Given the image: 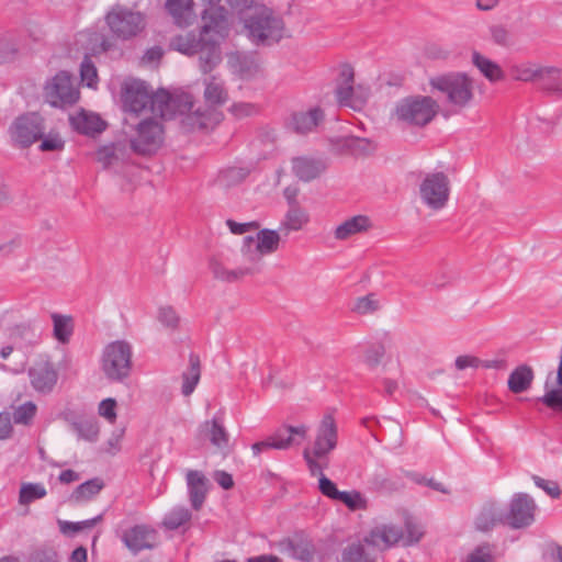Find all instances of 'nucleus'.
<instances>
[{
    "instance_id": "1",
    "label": "nucleus",
    "mask_w": 562,
    "mask_h": 562,
    "mask_svg": "<svg viewBox=\"0 0 562 562\" xmlns=\"http://www.w3.org/2000/svg\"><path fill=\"white\" fill-rule=\"evenodd\" d=\"M429 85L434 90L445 94L447 103L458 111L470 106L474 99L473 79L464 72L432 77Z\"/></svg>"
},
{
    "instance_id": "2",
    "label": "nucleus",
    "mask_w": 562,
    "mask_h": 562,
    "mask_svg": "<svg viewBox=\"0 0 562 562\" xmlns=\"http://www.w3.org/2000/svg\"><path fill=\"white\" fill-rule=\"evenodd\" d=\"M133 348L126 340L109 342L102 350L100 369L110 382L121 383L130 378Z\"/></svg>"
},
{
    "instance_id": "3",
    "label": "nucleus",
    "mask_w": 562,
    "mask_h": 562,
    "mask_svg": "<svg viewBox=\"0 0 562 562\" xmlns=\"http://www.w3.org/2000/svg\"><path fill=\"white\" fill-rule=\"evenodd\" d=\"M249 38L257 45H270L282 38L283 21L272 9L260 5L254 14L245 19Z\"/></svg>"
},
{
    "instance_id": "4",
    "label": "nucleus",
    "mask_w": 562,
    "mask_h": 562,
    "mask_svg": "<svg viewBox=\"0 0 562 562\" xmlns=\"http://www.w3.org/2000/svg\"><path fill=\"white\" fill-rule=\"evenodd\" d=\"M439 104L428 95H413L400 100L394 109L398 122L409 126L424 127L437 115Z\"/></svg>"
},
{
    "instance_id": "5",
    "label": "nucleus",
    "mask_w": 562,
    "mask_h": 562,
    "mask_svg": "<svg viewBox=\"0 0 562 562\" xmlns=\"http://www.w3.org/2000/svg\"><path fill=\"white\" fill-rule=\"evenodd\" d=\"M105 22L112 34L128 41L140 34L146 27V16L139 11L116 4L105 15Z\"/></svg>"
},
{
    "instance_id": "6",
    "label": "nucleus",
    "mask_w": 562,
    "mask_h": 562,
    "mask_svg": "<svg viewBox=\"0 0 562 562\" xmlns=\"http://www.w3.org/2000/svg\"><path fill=\"white\" fill-rule=\"evenodd\" d=\"M203 98L209 110L206 112H201L200 109L194 111L199 128H207L211 124L221 121L222 114L216 112L215 109L228 101V92L224 81L216 76L205 78Z\"/></svg>"
},
{
    "instance_id": "7",
    "label": "nucleus",
    "mask_w": 562,
    "mask_h": 562,
    "mask_svg": "<svg viewBox=\"0 0 562 562\" xmlns=\"http://www.w3.org/2000/svg\"><path fill=\"white\" fill-rule=\"evenodd\" d=\"M164 143V127L155 119L142 120L130 137L131 149L140 156L155 154Z\"/></svg>"
},
{
    "instance_id": "8",
    "label": "nucleus",
    "mask_w": 562,
    "mask_h": 562,
    "mask_svg": "<svg viewBox=\"0 0 562 562\" xmlns=\"http://www.w3.org/2000/svg\"><path fill=\"white\" fill-rule=\"evenodd\" d=\"M80 97L76 79L67 71L57 72L44 87V98L54 108L75 104Z\"/></svg>"
},
{
    "instance_id": "9",
    "label": "nucleus",
    "mask_w": 562,
    "mask_h": 562,
    "mask_svg": "<svg viewBox=\"0 0 562 562\" xmlns=\"http://www.w3.org/2000/svg\"><path fill=\"white\" fill-rule=\"evenodd\" d=\"M308 427L304 424L299 426L282 425L262 441L251 446L255 456L268 449L286 450L293 446L301 445L307 437Z\"/></svg>"
},
{
    "instance_id": "10",
    "label": "nucleus",
    "mask_w": 562,
    "mask_h": 562,
    "mask_svg": "<svg viewBox=\"0 0 562 562\" xmlns=\"http://www.w3.org/2000/svg\"><path fill=\"white\" fill-rule=\"evenodd\" d=\"M419 195L425 205L438 211L443 209L450 195V181L442 171L427 173L419 184Z\"/></svg>"
},
{
    "instance_id": "11",
    "label": "nucleus",
    "mask_w": 562,
    "mask_h": 562,
    "mask_svg": "<svg viewBox=\"0 0 562 562\" xmlns=\"http://www.w3.org/2000/svg\"><path fill=\"white\" fill-rule=\"evenodd\" d=\"M537 504L527 493H516L512 497L508 510L504 512L503 525L512 529H522L535 522Z\"/></svg>"
},
{
    "instance_id": "12",
    "label": "nucleus",
    "mask_w": 562,
    "mask_h": 562,
    "mask_svg": "<svg viewBox=\"0 0 562 562\" xmlns=\"http://www.w3.org/2000/svg\"><path fill=\"white\" fill-rule=\"evenodd\" d=\"M45 120L37 113H26L14 120L10 126L13 142L22 148L30 147L45 134Z\"/></svg>"
},
{
    "instance_id": "13",
    "label": "nucleus",
    "mask_w": 562,
    "mask_h": 562,
    "mask_svg": "<svg viewBox=\"0 0 562 562\" xmlns=\"http://www.w3.org/2000/svg\"><path fill=\"white\" fill-rule=\"evenodd\" d=\"M120 538L133 554H137L144 550L155 548L158 540V532L150 525L137 524L124 530Z\"/></svg>"
},
{
    "instance_id": "14",
    "label": "nucleus",
    "mask_w": 562,
    "mask_h": 562,
    "mask_svg": "<svg viewBox=\"0 0 562 562\" xmlns=\"http://www.w3.org/2000/svg\"><path fill=\"white\" fill-rule=\"evenodd\" d=\"M278 548L281 553L301 562H312L316 554L313 540L304 531H296L292 537L280 540Z\"/></svg>"
},
{
    "instance_id": "15",
    "label": "nucleus",
    "mask_w": 562,
    "mask_h": 562,
    "mask_svg": "<svg viewBox=\"0 0 562 562\" xmlns=\"http://www.w3.org/2000/svg\"><path fill=\"white\" fill-rule=\"evenodd\" d=\"M151 101L150 89L145 81L132 80L122 89V102L125 111L140 113Z\"/></svg>"
},
{
    "instance_id": "16",
    "label": "nucleus",
    "mask_w": 562,
    "mask_h": 562,
    "mask_svg": "<svg viewBox=\"0 0 562 562\" xmlns=\"http://www.w3.org/2000/svg\"><path fill=\"white\" fill-rule=\"evenodd\" d=\"M338 442V430L334 417L327 414L323 417L318 428L316 438L312 448L316 458H326L336 447Z\"/></svg>"
},
{
    "instance_id": "17",
    "label": "nucleus",
    "mask_w": 562,
    "mask_h": 562,
    "mask_svg": "<svg viewBox=\"0 0 562 562\" xmlns=\"http://www.w3.org/2000/svg\"><path fill=\"white\" fill-rule=\"evenodd\" d=\"M325 120L324 110L314 106L306 111H294L285 121V127L299 135H306L316 130Z\"/></svg>"
},
{
    "instance_id": "18",
    "label": "nucleus",
    "mask_w": 562,
    "mask_h": 562,
    "mask_svg": "<svg viewBox=\"0 0 562 562\" xmlns=\"http://www.w3.org/2000/svg\"><path fill=\"white\" fill-rule=\"evenodd\" d=\"M29 378L36 392L47 394L55 387L58 372L52 361L41 359L29 369Z\"/></svg>"
},
{
    "instance_id": "19",
    "label": "nucleus",
    "mask_w": 562,
    "mask_h": 562,
    "mask_svg": "<svg viewBox=\"0 0 562 562\" xmlns=\"http://www.w3.org/2000/svg\"><path fill=\"white\" fill-rule=\"evenodd\" d=\"M201 35L203 40L224 37L227 31L226 11L223 7L210 5L202 13Z\"/></svg>"
},
{
    "instance_id": "20",
    "label": "nucleus",
    "mask_w": 562,
    "mask_h": 562,
    "mask_svg": "<svg viewBox=\"0 0 562 562\" xmlns=\"http://www.w3.org/2000/svg\"><path fill=\"white\" fill-rule=\"evenodd\" d=\"M536 85L544 94L562 99V68L541 65Z\"/></svg>"
},
{
    "instance_id": "21",
    "label": "nucleus",
    "mask_w": 562,
    "mask_h": 562,
    "mask_svg": "<svg viewBox=\"0 0 562 562\" xmlns=\"http://www.w3.org/2000/svg\"><path fill=\"white\" fill-rule=\"evenodd\" d=\"M403 538V530L394 525H379L370 530L363 541L372 547L387 549L395 546Z\"/></svg>"
},
{
    "instance_id": "22",
    "label": "nucleus",
    "mask_w": 562,
    "mask_h": 562,
    "mask_svg": "<svg viewBox=\"0 0 562 562\" xmlns=\"http://www.w3.org/2000/svg\"><path fill=\"white\" fill-rule=\"evenodd\" d=\"M326 168L327 165L322 158L301 156L292 159L293 173L304 182H310L318 178Z\"/></svg>"
},
{
    "instance_id": "23",
    "label": "nucleus",
    "mask_w": 562,
    "mask_h": 562,
    "mask_svg": "<svg viewBox=\"0 0 562 562\" xmlns=\"http://www.w3.org/2000/svg\"><path fill=\"white\" fill-rule=\"evenodd\" d=\"M26 46L23 32L5 31L0 33V64L14 60Z\"/></svg>"
},
{
    "instance_id": "24",
    "label": "nucleus",
    "mask_w": 562,
    "mask_h": 562,
    "mask_svg": "<svg viewBox=\"0 0 562 562\" xmlns=\"http://www.w3.org/2000/svg\"><path fill=\"white\" fill-rule=\"evenodd\" d=\"M355 71L350 65H342L337 78L335 95L340 106H348L352 104L355 97Z\"/></svg>"
},
{
    "instance_id": "25",
    "label": "nucleus",
    "mask_w": 562,
    "mask_h": 562,
    "mask_svg": "<svg viewBox=\"0 0 562 562\" xmlns=\"http://www.w3.org/2000/svg\"><path fill=\"white\" fill-rule=\"evenodd\" d=\"M187 485L191 506L199 510L203 506L207 494V479L198 470L187 472Z\"/></svg>"
},
{
    "instance_id": "26",
    "label": "nucleus",
    "mask_w": 562,
    "mask_h": 562,
    "mask_svg": "<svg viewBox=\"0 0 562 562\" xmlns=\"http://www.w3.org/2000/svg\"><path fill=\"white\" fill-rule=\"evenodd\" d=\"M165 10L177 26L187 27L192 24L194 19L193 0H166Z\"/></svg>"
},
{
    "instance_id": "27",
    "label": "nucleus",
    "mask_w": 562,
    "mask_h": 562,
    "mask_svg": "<svg viewBox=\"0 0 562 562\" xmlns=\"http://www.w3.org/2000/svg\"><path fill=\"white\" fill-rule=\"evenodd\" d=\"M280 235L273 229L263 228L257 233V236H246L243 247L250 249L256 244V250L261 255L272 254L278 250Z\"/></svg>"
},
{
    "instance_id": "28",
    "label": "nucleus",
    "mask_w": 562,
    "mask_h": 562,
    "mask_svg": "<svg viewBox=\"0 0 562 562\" xmlns=\"http://www.w3.org/2000/svg\"><path fill=\"white\" fill-rule=\"evenodd\" d=\"M71 126L82 135L94 136L106 128V123L94 113L81 111L70 117Z\"/></svg>"
},
{
    "instance_id": "29",
    "label": "nucleus",
    "mask_w": 562,
    "mask_h": 562,
    "mask_svg": "<svg viewBox=\"0 0 562 562\" xmlns=\"http://www.w3.org/2000/svg\"><path fill=\"white\" fill-rule=\"evenodd\" d=\"M9 339L16 349L27 350L41 341V334L31 324H20L10 330Z\"/></svg>"
},
{
    "instance_id": "30",
    "label": "nucleus",
    "mask_w": 562,
    "mask_h": 562,
    "mask_svg": "<svg viewBox=\"0 0 562 562\" xmlns=\"http://www.w3.org/2000/svg\"><path fill=\"white\" fill-rule=\"evenodd\" d=\"M371 226L372 223L369 216L355 215L339 224L334 235L338 240H346L356 234L369 231Z\"/></svg>"
},
{
    "instance_id": "31",
    "label": "nucleus",
    "mask_w": 562,
    "mask_h": 562,
    "mask_svg": "<svg viewBox=\"0 0 562 562\" xmlns=\"http://www.w3.org/2000/svg\"><path fill=\"white\" fill-rule=\"evenodd\" d=\"M182 385H181V393L184 396L191 395L198 383L200 382L201 378V361L200 357L191 352L189 355V366L188 368L182 372Z\"/></svg>"
},
{
    "instance_id": "32",
    "label": "nucleus",
    "mask_w": 562,
    "mask_h": 562,
    "mask_svg": "<svg viewBox=\"0 0 562 562\" xmlns=\"http://www.w3.org/2000/svg\"><path fill=\"white\" fill-rule=\"evenodd\" d=\"M472 63L492 83L502 81L505 78V74L501 66L479 52L472 53Z\"/></svg>"
},
{
    "instance_id": "33",
    "label": "nucleus",
    "mask_w": 562,
    "mask_h": 562,
    "mask_svg": "<svg viewBox=\"0 0 562 562\" xmlns=\"http://www.w3.org/2000/svg\"><path fill=\"white\" fill-rule=\"evenodd\" d=\"M104 487L103 480L93 477L78 485L69 496V502L72 504H81L91 501Z\"/></svg>"
},
{
    "instance_id": "34",
    "label": "nucleus",
    "mask_w": 562,
    "mask_h": 562,
    "mask_svg": "<svg viewBox=\"0 0 562 562\" xmlns=\"http://www.w3.org/2000/svg\"><path fill=\"white\" fill-rule=\"evenodd\" d=\"M192 519V513L184 506H176L170 509L161 521L166 530L175 531L180 528L188 529Z\"/></svg>"
},
{
    "instance_id": "35",
    "label": "nucleus",
    "mask_w": 562,
    "mask_h": 562,
    "mask_svg": "<svg viewBox=\"0 0 562 562\" xmlns=\"http://www.w3.org/2000/svg\"><path fill=\"white\" fill-rule=\"evenodd\" d=\"M533 376V371L529 366H518L509 374L507 381L509 391H512L515 394H519L527 391L532 383Z\"/></svg>"
},
{
    "instance_id": "36",
    "label": "nucleus",
    "mask_w": 562,
    "mask_h": 562,
    "mask_svg": "<svg viewBox=\"0 0 562 562\" xmlns=\"http://www.w3.org/2000/svg\"><path fill=\"white\" fill-rule=\"evenodd\" d=\"M198 54H200L199 64L203 74L211 72L221 61L218 42H216L215 38L206 40L203 44L202 50Z\"/></svg>"
},
{
    "instance_id": "37",
    "label": "nucleus",
    "mask_w": 562,
    "mask_h": 562,
    "mask_svg": "<svg viewBox=\"0 0 562 562\" xmlns=\"http://www.w3.org/2000/svg\"><path fill=\"white\" fill-rule=\"evenodd\" d=\"M210 442L218 449H224L228 446L229 435L225 429L223 422L217 416L213 417L212 420L204 422L203 426Z\"/></svg>"
},
{
    "instance_id": "38",
    "label": "nucleus",
    "mask_w": 562,
    "mask_h": 562,
    "mask_svg": "<svg viewBox=\"0 0 562 562\" xmlns=\"http://www.w3.org/2000/svg\"><path fill=\"white\" fill-rule=\"evenodd\" d=\"M308 221L310 216L302 206L289 207L284 220L281 222L280 231L285 232V235L290 232H297L302 229Z\"/></svg>"
},
{
    "instance_id": "39",
    "label": "nucleus",
    "mask_w": 562,
    "mask_h": 562,
    "mask_svg": "<svg viewBox=\"0 0 562 562\" xmlns=\"http://www.w3.org/2000/svg\"><path fill=\"white\" fill-rule=\"evenodd\" d=\"M504 512H502L494 504L487 505L482 508L475 518V527L480 531H488L497 524L503 525Z\"/></svg>"
},
{
    "instance_id": "40",
    "label": "nucleus",
    "mask_w": 562,
    "mask_h": 562,
    "mask_svg": "<svg viewBox=\"0 0 562 562\" xmlns=\"http://www.w3.org/2000/svg\"><path fill=\"white\" fill-rule=\"evenodd\" d=\"M210 269L215 279L226 282H235L245 276L255 273L254 269L251 268H238L234 270H226L223 267V265L215 258H212L210 260Z\"/></svg>"
},
{
    "instance_id": "41",
    "label": "nucleus",
    "mask_w": 562,
    "mask_h": 562,
    "mask_svg": "<svg viewBox=\"0 0 562 562\" xmlns=\"http://www.w3.org/2000/svg\"><path fill=\"white\" fill-rule=\"evenodd\" d=\"M205 40L202 35L196 38L194 34L179 35L173 38L172 46L180 53L192 56L198 54L203 48Z\"/></svg>"
},
{
    "instance_id": "42",
    "label": "nucleus",
    "mask_w": 562,
    "mask_h": 562,
    "mask_svg": "<svg viewBox=\"0 0 562 562\" xmlns=\"http://www.w3.org/2000/svg\"><path fill=\"white\" fill-rule=\"evenodd\" d=\"M540 66L541 64L531 61L514 65L510 67V75L517 81L537 83Z\"/></svg>"
},
{
    "instance_id": "43",
    "label": "nucleus",
    "mask_w": 562,
    "mask_h": 562,
    "mask_svg": "<svg viewBox=\"0 0 562 562\" xmlns=\"http://www.w3.org/2000/svg\"><path fill=\"white\" fill-rule=\"evenodd\" d=\"M74 431L80 439L95 441L99 435V426L94 418L80 417L71 423Z\"/></svg>"
},
{
    "instance_id": "44",
    "label": "nucleus",
    "mask_w": 562,
    "mask_h": 562,
    "mask_svg": "<svg viewBox=\"0 0 562 562\" xmlns=\"http://www.w3.org/2000/svg\"><path fill=\"white\" fill-rule=\"evenodd\" d=\"M52 319L54 323V337L59 342H68L74 330L72 318L70 316L53 313Z\"/></svg>"
},
{
    "instance_id": "45",
    "label": "nucleus",
    "mask_w": 562,
    "mask_h": 562,
    "mask_svg": "<svg viewBox=\"0 0 562 562\" xmlns=\"http://www.w3.org/2000/svg\"><path fill=\"white\" fill-rule=\"evenodd\" d=\"M337 501L342 503L348 509L352 512L366 510L369 507L367 497H364L363 494L357 490L341 491Z\"/></svg>"
},
{
    "instance_id": "46",
    "label": "nucleus",
    "mask_w": 562,
    "mask_h": 562,
    "mask_svg": "<svg viewBox=\"0 0 562 562\" xmlns=\"http://www.w3.org/2000/svg\"><path fill=\"white\" fill-rule=\"evenodd\" d=\"M405 533L402 540L405 546H412L420 541L424 536V529L413 516L406 514L404 518Z\"/></svg>"
},
{
    "instance_id": "47",
    "label": "nucleus",
    "mask_w": 562,
    "mask_h": 562,
    "mask_svg": "<svg viewBox=\"0 0 562 562\" xmlns=\"http://www.w3.org/2000/svg\"><path fill=\"white\" fill-rule=\"evenodd\" d=\"M47 494L46 488L41 483H24L22 484L19 493V503L27 505L36 499L45 497Z\"/></svg>"
},
{
    "instance_id": "48",
    "label": "nucleus",
    "mask_w": 562,
    "mask_h": 562,
    "mask_svg": "<svg viewBox=\"0 0 562 562\" xmlns=\"http://www.w3.org/2000/svg\"><path fill=\"white\" fill-rule=\"evenodd\" d=\"M342 562H375L361 543L349 544L341 554Z\"/></svg>"
},
{
    "instance_id": "49",
    "label": "nucleus",
    "mask_w": 562,
    "mask_h": 562,
    "mask_svg": "<svg viewBox=\"0 0 562 562\" xmlns=\"http://www.w3.org/2000/svg\"><path fill=\"white\" fill-rule=\"evenodd\" d=\"M151 101L149 108L159 111L162 115L168 110L169 105L173 103V97L167 90L160 89L157 92L150 90Z\"/></svg>"
},
{
    "instance_id": "50",
    "label": "nucleus",
    "mask_w": 562,
    "mask_h": 562,
    "mask_svg": "<svg viewBox=\"0 0 562 562\" xmlns=\"http://www.w3.org/2000/svg\"><path fill=\"white\" fill-rule=\"evenodd\" d=\"M112 46L111 41L104 34L100 32L89 34L87 47L93 55L105 53L110 50Z\"/></svg>"
},
{
    "instance_id": "51",
    "label": "nucleus",
    "mask_w": 562,
    "mask_h": 562,
    "mask_svg": "<svg viewBox=\"0 0 562 562\" xmlns=\"http://www.w3.org/2000/svg\"><path fill=\"white\" fill-rule=\"evenodd\" d=\"M494 546L484 542L474 548L468 555L465 562H495Z\"/></svg>"
},
{
    "instance_id": "52",
    "label": "nucleus",
    "mask_w": 562,
    "mask_h": 562,
    "mask_svg": "<svg viewBox=\"0 0 562 562\" xmlns=\"http://www.w3.org/2000/svg\"><path fill=\"white\" fill-rule=\"evenodd\" d=\"M37 407L33 402L20 405L13 413L15 424L30 425L36 415Z\"/></svg>"
},
{
    "instance_id": "53",
    "label": "nucleus",
    "mask_w": 562,
    "mask_h": 562,
    "mask_svg": "<svg viewBox=\"0 0 562 562\" xmlns=\"http://www.w3.org/2000/svg\"><path fill=\"white\" fill-rule=\"evenodd\" d=\"M379 301L375 295L370 293L368 295L358 297L353 304L352 311L358 314L366 315L378 311Z\"/></svg>"
},
{
    "instance_id": "54",
    "label": "nucleus",
    "mask_w": 562,
    "mask_h": 562,
    "mask_svg": "<svg viewBox=\"0 0 562 562\" xmlns=\"http://www.w3.org/2000/svg\"><path fill=\"white\" fill-rule=\"evenodd\" d=\"M29 562H60L57 551L52 547L35 548L29 557Z\"/></svg>"
},
{
    "instance_id": "55",
    "label": "nucleus",
    "mask_w": 562,
    "mask_h": 562,
    "mask_svg": "<svg viewBox=\"0 0 562 562\" xmlns=\"http://www.w3.org/2000/svg\"><path fill=\"white\" fill-rule=\"evenodd\" d=\"M80 76L82 82H86L88 87L92 88L98 82V72L94 64L89 56H85L80 65Z\"/></svg>"
},
{
    "instance_id": "56",
    "label": "nucleus",
    "mask_w": 562,
    "mask_h": 562,
    "mask_svg": "<svg viewBox=\"0 0 562 562\" xmlns=\"http://www.w3.org/2000/svg\"><path fill=\"white\" fill-rule=\"evenodd\" d=\"M303 459L306 462L307 469L312 476L324 474V470L328 467V462H322L323 458H316L313 454V451L308 448H305L303 451Z\"/></svg>"
},
{
    "instance_id": "57",
    "label": "nucleus",
    "mask_w": 562,
    "mask_h": 562,
    "mask_svg": "<svg viewBox=\"0 0 562 562\" xmlns=\"http://www.w3.org/2000/svg\"><path fill=\"white\" fill-rule=\"evenodd\" d=\"M102 520V515H98L91 519H87L83 521L72 522V521H60V530L64 533L68 532H78L87 528L94 527L99 521Z\"/></svg>"
},
{
    "instance_id": "58",
    "label": "nucleus",
    "mask_w": 562,
    "mask_h": 562,
    "mask_svg": "<svg viewBox=\"0 0 562 562\" xmlns=\"http://www.w3.org/2000/svg\"><path fill=\"white\" fill-rule=\"evenodd\" d=\"M260 108L255 103L236 102L229 108V112L238 120L258 114Z\"/></svg>"
},
{
    "instance_id": "59",
    "label": "nucleus",
    "mask_w": 562,
    "mask_h": 562,
    "mask_svg": "<svg viewBox=\"0 0 562 562\" xmlns=\"http://www.w3.org/2000/svg\"><path fill=\"white\" fill-rule=\"evenodd\" d=\"M372 485L376 491L394 492L402 487V483L392 476L375 474L372 479Z\"/></svg>"
},
{
    "instance_id": "60",
    "label": "nucleus",
    "mask_w": 562,
    "mask_h": 562,
    "mask_svg": "<svg viewBox=\"0 0 562 562\" xmlns=\"http://www.w3.org/2000/svg\"><path fill=\"white\" fill-rule=\"evenodd\" d=\"M41 139L40 150L42 151H60L65 147V142L58 133L50 132Z\"/></svg>"
},
{
    "instance_id": "61",
    "label": "nucleus",
    "mask_w": 562,
    "mask_h": 562,
    "mask_svg": "<svg viewBox=\"0 0 562 562\" xmlns=\"http://www.w3.org/2000/svg\"><path fill=\"white\" fill-rule=\"evenodd\" d=\"M158 321L166 327L176 329L179 325V316L171 306L160 307L158 311Z\"/></svg>"
},
{
    "instance_id": "62",
    "label": "nucleus",
    "mask_w": 562,
    "mask_h": 562,
    "mask_svg": "<svg viewBox=\"0 0 562 562\" xmlns=\"http://www.w3.org/2000/svg\"><path fill=\"white\" fill-rule=\"evenodd\" d=\"M490 34L496 45L504 47L509 46L512 36L504 25L496 24L490 26Z\"/></svg>"
},
{
    "instance_id": "63",
    "label": "nucleus",
    "mask_w": 562,
    "mask_h": 562,
    "mask_svg": "<svg viewBox=\"0 0 562 562\" xmlns=\"http://www.w3.org/2000/svg\"><path fill=\"white\" fill-rule=\"evenodd\" d=\"M318 490L324 496L333 501H337L341 492L337 488L336 484L325 474H322V476L318 479Z\"/></svg>"
},
{
    "instance_id": "64",
    "label": "nucleus",
    "mask_w": 562,
    "mask_h": 562,
    "mask_svg": "<svg viewBox=\"0 0 562 562\" xmlns=\"http://www.w3.org/2000/svg\"><path fill=\"white\" fill-rule=\"evenodd\" d=\"M385 355V348L382 344L369 347L364 355V361L370 368H375Z\"/></svg>"
}]
</instances>
